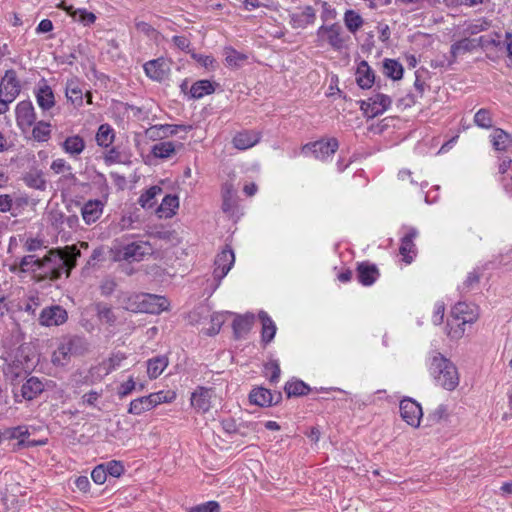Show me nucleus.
I'll return each mask as SVG.
<instances>
[{"mask_svg":"<svg viewBox=\"0 0 512 512\" xmlns=\"http://www.w3.org/2000/svg\"><path fill=\"white\" fill-rule=\"evenodd\" d=\"M80 250L76 246L51 249L41 258V279L57 280L63 274L69 276L71 270L76 266Z\"/></svg>","mask_w":512,"mask_h":512,"instance_id":"1","label":"nucleus"},{"mask_svg":"<svg viewBox=\"0 0 512 512\" xmlns=\"http://www.w3.org/2000/svg\"><path fill=\"white\" fill-rule=\"evenodd\" d=\"M430 375L443 388L453 390L459 384L455 365L439 352H432L428 359Z\"/></svg>","mask_w":512,"mask_h":512,"instance_id":"2","label":"nucleus"},{"mask_svg":"<svg viewBox=\"0 0 512 512\" xmlns=\"http://www.w3.org/2000/svg\"><path fill=\"white\" fill-rule=\"evenodd\" d=\"M89 344L85 338L74 336L64 339L52 354V363L55 366H66L73 357L87 353Z\"/></svg>","mask_w":512,"mask_h":512,"instance_id":"3","label":"nucleus"},{"mask_svg":"<svg viewBox=\"0 0 512 512\" xmlns=\"http://www.w3.org/2000/svg\"><path fill=\"white\" fill-rule=\"evenodd\" d=\"M350 36L345 33L338 23L321 25L316 31V43L318 47H330L334 51H341L347 47Z\"/></svg>","mask_w":512,"mask_h":512,"instance_id":"4","label":"nucleus"},{"mask_svg":"<svg viewBox=\"0 0 512 512\" xmlns=\"http://www.w3.org/2000/svg\"><path fill=\"white\" fill-rule=\"evenodd\" d=\"M21 85L14 70H8L0 81V115L9 110V105L17 98Z\"/></svg>","mask_w":512,"mask_h":512,"instance_id":"5","label":"nucleus"},{"mask_svg":"<svg viewBox=\"0 0 512 512\" xmlns=\"http://www.w3.org/2000/svg\"><path fill=\"white\" fill-rule=\"evenodd\" d=\"M153 252L154 249L148 241L137 240L119 246L116 249V257L128 262H139L144 260L146 256L152 255Z\"/></svg>","mask_w":512,"mask_h":512,"instance_id":"6","label":"nucleus"},{"mask_svg":"<svg viewBox=\"0 0 512 512\" xmlns=\"http://www.w3.org/2000/svg\"><path fill=\"white\" fill-rule=\"evenodd\" d=\"M339 143L336 138L320 140L314 143H308L302 147L304 155H313L316 159L325 161L331 157L338 149Z\"/></svg>","mask_w":512,"mask_h":512,"instance_id":"7","label":"nucleus"},{"mask_svg":"<svg viewBox=\"0 0 512 512\" xmlns=\"http://www.w3.org/2000/svg\"><path fill=\"white\" fill-rule=\"evenodd\" d=\"M392 104V99L382 93H377L366 101H362L361 109L368 117H376L387 111Z\"/></svg>","mask_w":512,"mask_h":512,"instance_id":"8","label":"nucleus"},{"mask_svg":"<svg viewBox=\"0 0 512 512\" xmlns=\"http://www.w3.org/2000/svg\"><path fill=\"white\" fill-rule=\"evenodd\" d=\"M56 384L52 380L29 377L21 387V394L26 400L37 398L44 390L54 387Z\"/></svg>","mask_w":512,"mask_h":512,"instance_id":"9","label":"nucleus"},{"mask_svg":"<svg viewBox=\"0 0 512 512\" xmlns=\"http://www.w3.org/2000/svg\"><path fill=\"white\" fill-rule=\"evenodd\" d=\"M400 415L402 419L412 427H418L423 416L422 407L418 402L411 398H405L400 401Z\"/></svg>","mask_w":512,"mask_h":512,"instance_id":"10","label":"nucleus"},{"mask_svg":"<svg viewBox=\"0 0 512 512\" xmlns=\"http://www.w3.org/2000/svg\"><path fill=\"white\" fill-rule=\"evenodd\" d=\"M144 72L153 81L165 80L171 70L170 61L164 57L150 60L143 65Z\"/></svg>","mask_w":512,"mask_h":512,"instance_id":"11","label":"nucleus"},{"mask_svg":"<svg viewBox=\"0 0 512 512\" xmlns=\"http://www.w3.org/2000/svg\"><path fill=\"white\" fill-rule=\"evenodd\" d=\"M17 126L23 131H28L36 121V113L31 101H21L15 109Z\"/></svg>","mask_w":512,"mask_h":512,"instance_id":"12","label":"nucleus"},{"mask_svg":"<svg viewBox=\"0 0 512 512\" xmlns=\"http://www.w3.org/2000/svg\"><path fill=\"white\" fill-rule=\"evenodd\" d=\"M452 317L461 324H472L479 317V308L473 303L458 302L451 310Z\"/></svg>","mask_w":512,"mask_h":512,"instance_id":"13","label":"nucleus"},{"mask_svg":"<svg viewBox=\"0 0 512 512\" xmlns=\"http://www.w3.org/2000/svg\"><path fill=\"white\" fill-rule=\"evenodd\" d=\"M235 262V255L232 249L228 246L225 247L215 259V268L213 276L218 281H221L231 270Z\"/></svg>","mask_w":512,"mask_h":512,"instance_id":"14","label":"nucleus"},{"mask_svg":"<svg viewBox=\"0 0 512 512\" xmlns=\"http://www.w3.org/2000/svg\"><path fill=\"white\" fill-rule=\"evenodd\" d=\"M141 312L150 314H159L169 307V301L159 295L140 293Z\"/></svg>","mask_w":512,"mask_h":512,"instance_id":"15","label":"nucleus"},{"mask_svg":"<svg viewBox=\"0 0 512 512\" xmlns=\"http://www.w3.org/2000/svg\"><path fill=\"white\" fill-rule=\"evenodd\" d=\"M192 129L190 125L158 124L147 130L151 139H165L178 134L180 131L187 133Z\"/></svg>","mask_w":512,"mask_h":512,"instance_id":"16","label":"nucleus"},{"mask_svg":"<svg viewBox=\"0 0 512 512\" xmlns=\"http://www.w3.org/2000/svg\"><path fill=\"white\" fill-rule=\"evenodd\" d=\"M67 320V312L60 306H51L42 310L39 322L43 326H58Z\"/></svg>","mask_w":512,"mask_h":512,"instance_id":"17","label":"nucleus"},{"mask_svg":"<svg viewBox=\"0 0 512 512\" xmlns=\"http://www.w3.org/2000/svg\"><path fill=\"white\" fill-rule=\"evenodd\" d=\"M406 230L401 239L399 252L403 256V261L409 264L416 255V246L413 241L418 236V230L414 227H407Z\"/></svg>","mask_w":512,"mask_h":512,"instance_id":"18","label":"nucleus"},{"mask_svg":"<svg viewBox=\"0 0 512 512\" xmlns=\"http://www.w3.org/2000/svg\"><path fill=\"white\" fill-rule=\"evenodd\" d=\"M214 391L210 388L198 387L191 395V405L198 412L205 413L211 408Z\"/></svg>","mask_w":512,"mask_h":512,"instance_id":"19","label":"nucleus"},{"mask_svg":"<svg viewBox=\"0 0 512 512\" xmlns=\"http://www.w3.org/2000/svg\"><path fill=\"white\" fill-rule=\"evenodd\" d=\"M261 139L257 131H240L232 139L233 146L238 150H247L254 147Z\"/></svg>","mask_w":512,"mask_h":512,"instance_id":"20","label":"nucleus"},{"mask_svg":"<svg viewBox=\"0 0 512 512\" xmlns=\"http://www.w3.org/2000/svg\"><path fill=\"white\" fill-rule=\"evenodd\" d=\"M65 95L74 107H81L83 105L84 92L82 85L77 78L67 80L65 86Z\"/></svg>","mask_w":512,"mask_h":512,"instance_id":"21","label":"nucleus"},{"mask_svg":"<svg viewBox=\"0 0 512 512\" xmlns=\"http://www.w3.org/2000/svg\"><path fill=\"white\" fill-rule=\"evenodd\" d=\"M316 19L315 10L311 6H306L291 15L292 26L296 29L306 28L314 23Z\"/></svg>","mask_w":512,"mask_h":512,"instance_id":"22","label":"nucleus"},{"mask_svg":"<svg viewBox=\"0 0 512 512\" xmlns=\"http://www.w3.org/2000/svg\"><path fill=\"white\" fill-rule=\"evenodd\" d=\"M181 148H183V144L181 142L176 143L172 141H162L152 146L151 154L155 158L169 159Z\"/></svg>","mask_w":512,"mask_h":512,"instance_id":"23","label":"nucleus"},{"mask_svg":"<svg viewBox=\"0 0 512 512\" xmlns=\"http://www.w3.org/2000/svg\"><path fill=\"white\" fill-rule=\"evenodd\" d=\"M10 271L12 272H32L35 274H38L40 277L41 275V258H37L35 255H26L24 256L19 265L16 264L12 265L10 267Z\"/></svg>","mask_w":512,"mask_h":512,"instance_id":"24","label":"nucleus"},{"mask_svg":"<svg viewBox=\"0 0 512 512\" xmlns=\"http://www.w3.org/2000/svg\"><path fill=\"white\" fill-rule=\"evenodd\" d=\"M357 277L362 285L370 286L379 277V271L376 265L362 262L357 267Z\"/></svg>","mask_w":512,"mask_h":512,"instance_id":"25","label":"nucleus"},{"mask_svg":"<svg viewBox=\"0 0 512 512\" xmlns=\"http://www.w3.org/2000/svg\"><path fill=\"white\" fill-rule=\"evenodd\" d=\"M103 204L99 200H89L81 209L83 220L86 224L96 222L102 215Z\"/></svg>","mask_w":512,"mask_h":512,"instance_id":"26","label":"nucleus"},{"mask_svg":"<svg viewBox=\"0 0 512 512\" xmlns=\"http://www.w3.org/2000/svg\"><path fill=\"white\" fill-rule=\"evenodd\" d=\"M38 106L43 111H48L55 105L54 93L50 86L43 84L37 88L35 93Z\"/></svg>","mask_w":512,"mask_h":512,"instance_id":"27","label":"nucleus"},{"mask_svg":"<svg viewBox=\"0 0 512 512\" xmlns=\"http://www.w3.org/2000/svg\"><path fill=\"white\" fill-rule=\"evenodd\" d=\"M375 80L374 73L366 61H361L356 70V82L362 89L372 87Z\"/></svg>","mask_w":512,"mask_h":512,"instance_id":"28","label":"nucleus"},{"mask_svg":"<svg viewBox=\"0 0 512 512\" xmlns=\"http://www.w3.org/2000/svg\"><path fill=\"white\" fill-rule=\"evenodd\" d=\"M178 208V196L169 194L163 198L160 206L156 210V213L160 218H171L176 214Z\"/></svg>","mask_w":512,"mask_h":512,"instance_id":"29","label":"nucleus"},{"mask_svg":"<svg viewBox=\"0 0 512 512\" xmlns=\"http://www.w3.org/2000/svg\"><path fill=\"white\" fill-rule=\"evenodd\" d=\"M59 7L65 10L74 21L80 22L85 26L93 24L96 20V16L85 9H74L73 6H67L64 2H62Z\"/></svg>","mask_w":512,"mask_h":512,"instance_id":"30","label":"nucleus"},{"mask_svg":"<svg viewBox=\"0 0 512 512\" xmlns=\"http://www.w3.org/2000/svg\"><path fill=\"white\" fill-rule=\"evenodd\" d=\"M169 364L168 357L165 355H158L147 361V375L149 379L153 380L158 378Z\"/></svg>","mask_w":512,"mask_h":512,"instance_id":"31","label":"nucleus"},{"mask_svg":"<svg viewBox=\"0 0 512 512\" xmlns=\"http://www.w3.org/2000/svg\"><path fill=\"white\" fill-rule=\"evenodd\" d=\"M492 146L497 151H506L512 145V137L500 128L494 129L490 134Z\"/></svg>","mask_w":512,"mask_h":512,"instance_id":"32","label":"nucleus"},{"mask_svg":"<svg viewBox=\"0 0 512 512\" xmlns=\"http://www.w3.org/2000/svg\"><path fill=\"white\" fill-rule=\"evenodd\" d=\"M24 183L32 189L44 191L47 187V181L41 170L33 169L27 172L23 177Z\"/></svg>","mask_w":512,"mask_h":512,"instance_id":"33","label":"nucleus"},{"mask_svg":"<svg viewBox=\"0 0 512 512\" xmlns=\"http://www.w3.org/2000/svg\"><path fill=\"white\" fill-rule=\"evenodd\" d=\"M62 148L70 156L76 157L85 149V142L79 135L69 136L63 142Z\"/></svg>","mask_w":512,"mask_h":512,"instance_id":"34","label":"nucleus"},{"mask_svg":"<svg viewBox=\"0 0 512 512\" xmlns=\"http://www.w3.org/2000/svg\"><path fill=\"white\" fill-rule=\"evenodd\" d=\"M29 436V431L26 426H17L6 428L0 431V443L5 440L20 439L18 446L24 444V438Z\"/></svg>","mask_w":512,"mask_h":512,"instance_id":"35","label":"nucleus"},{"mask_svg":"<svg viewBox=\"0 0 512 512\" xmlns=\"http://www.w3.org/2000/svg\"><path fill=\"white\" fill-rule=\"evenodd\" d=\"M259 319L262 323V341L267 344L274 339L276 325L265 311L259 313Z\"/></svg>","mask_w":512,"mask_h":512,"instance_id":"36","label":"nucleus"},{"mask_svg":"<svg viewBox=\"0 0 512 512\" xmlns=\"http://www.w3.org/2000/svg\"><path fill=\"white\" fill-rule=\"evenodd\" d=\"M95 311L99 321L102 324H107L109 326H113L117 322V316L112 309V307L108 306L106 303L99 302L95 304Z\"/></svg>","mask_w":512,"mask_h":512,"instance_id":"37","label":"nucleus"},{"mask_svg":"<svg viewBox=\"0 0 512 512\" xmlns=\"http://www.w3.org/2000/svg\"><path fill=\"white\" fill-rule=\"evenodd\" d=\"M95 139L99 146L108 148L115 139L114 129L109 124L100 125Z\"/></svg>","mask_w":512,"mask_h":512,"instance_id":"38","label":"nucleus"},{"mask_svg":"<svg viewBox=\"0 0 512 512\" xmlns=\"http://www.w3.org/2000/svg\"><path fill=\"white\" fill-rule=\"evenodd\" d=\"M251 403L258 406H269L273 402L272 393L265 388L253 389L249 395Z\"/></svg>","mask_w":512,"mask_h":512,"instance_id":"39","label":"nucleus"},{"mask_svg":"<svg viewBox=\"0 0 512 512\" xmlns=\"http://www.w3.org/2000/svg\"><path fill=\"white\" fill-rule=\"evenodd\" d=\"M253 315L237 316L233 321V330L237 337H242L247 334L253 324Z\"/></svg>","mask_w":512,"mask_h":512,"instance_id":"40","label":"nucleus"},{"mask_svg":"<svg viewBox=\"0 0 512 512\" xmlns=\"http://www.w3.org/2000/svg\"><path fill=\"white\" fill-rule=\"evenodd\" d=\"M119 302L125 310L141 312L140 293H124L119 298Z\"/></svg>","mask_w":512,"mask_h":512,"instance_id":"41","label":"nucleus"},{"mask_svg":"<svg viewBox=\"0 0 512 512\" xmlns=\"http://www.w3.org/2000/svg\"><path fill=\"white\" fill-rule=\"evenodd\" d=\"M477 47L476 41L469 38H464L451 45V57L456 60L459 55L473 51Z\"/></svg>","mask_w":512,"mask_h":512,"instance_id":"42","label":"nucleus"},{"mask_svg":"<svg viewBox=\"0 0 512 512\" xmlns=\"http://www.w3.org/2000/svg\"><path fill=\"white\" fill-rule=\"evenodd\" d=\"M214 92V87L209 80H199L190 88V96L193 99H200Z\"/></svg>","mask_w":512,"mask_h":512,"instance_id":"43","label":"nucleus"},{"mask_svg":"<svg viewBox=\"0 0 512 512\" xmlns=\"http://www.w3.org/2000/svg\"><path fill=\"white\" fill-rule=\"evenodd\" d=\"M403 66L394 59H385L383 62V73L393 79L400 80L403 77Z\"/></svg>","mask_w":512,"mask_h":512,"instance_id":"44","label":"nucleus"},{"mask_svg":"<svg viewBox=\"0 0 512 512\" xmlns=\"http://www.w3.org/2000/svg\"><path fill=\"white\" fill-rule=\"evenodd\" d=\"M474 124L481 129H491L493 127V114L487 108L479 109L474 115Z\"/></svg>","mask_w":512,"mask_h":512,"instance_id":"45","label":"nucleus"},{"mask_svg":"<svg viewBox=\"0 0 512 512\" xmlns=\"http://www.w3.org/2000/svg\"><path fill=\"white\" fill-rule=\"evenodd\" d=\"M149 396H142L130 402L128 412L133 415H141L146 411L153 409Z\"/></svg>","mask_w":512,"mask_h":512,"instance_id":"46","label":"nucleus"},{"mask_svg":"<svg viewBox=\"0 0 512 512\" xmlns=\"http://www.w3.org/2000/svg\"><path fill=\"white\" fill-rule=\"evenodd\" d=\"M162 193V188L160 186H151L147 189L141 196L139 197L138 203L143 208H152L155 205L154 199L156 196Z\"/></svg>","mask_w":512,"mask_h":512,"instance_id":"47","label":"nucleus"},{"mask_svg":"<svg viewBox=\"0 0 512 512\" xmlns=\"http://www.w3.org/2000/svg\"><path fill=\"white\" fill-rule=\"evenodd\" d=\"M345 26L351 33H356L363 25V18L354 10H347L344 14Z\"/></svg>","mask_w":512,"mask_h":512,"instance_id":"48","label":"nucleus"},{"mask_svg":"<svg viewBox=\"0 0 512 512\" xmlns=\"http://www.w3.org/2000/svg\"><path fill=\"white\" fill-rule=\"evenodd\" d=\"M149 401L152 403L153 408L162 403H171L176 399L174 391H158L148 395Z\"/></svg>","mask_w":512,"mask_h":512,"instance_id":"49","label":"nucleus"},{"mask_svg":"<svg viewBox=\"0 0 512 512\" xmlns=\"http://www.w3.org/2000/svg\"><path fill=\"white\" fill-rule=\"evenodd\" d=\"M50 127V124L45 121L35 122L32 130L33 138L39 142L47 141L51 133Z\"/></svg>","mask_w":512,"mask_h":512,"instance_id":"50","label":"nucleus"},{"mask_svg":"<svg viewBox=\"0 0 512 512\" xmlns=\"http://www.w3.org/2000/svg\"><path fill=\"white\" fill-rule=\"evenodd\" d=\"M285 392L287 393L288 397L302 396L309 392V387L303 381L296 380L286 383Z\"/></svg>","mask_w":512,"mask_h":512,"instance_id":"51","label":"nucleus"},{"mask_svg":"<svg viewBox=\"0 0 512 512\" xmlns=\"http://www.w3.org/2000/svg\"><path fill=\"white\" fill-rule=\"evenodd\" d=\"M127 356L125 353L123 352H115L113 353L109 359H107L106 361L103 362V366L106 370V373H110L116 369H118L119 367H121L122 365V362L124 360H126Z\"/></svg>","mask_w":512,"mask_h":512,"instance_id":"52","label":"nucleus"},{"mask_svg":"<svg viewBox=\"0 0 512 512\" xmlns=\"http://www.w3.org/2000/svg\"><path fill=\"white\" fill-rule=\"evenodd\" d=\"M246 57L234 49H227L225 52V61L228 67H239Z\"/></svg>","mask_w":512,"mask_h":512,"instance_id":"53","label":"nucleus"},{"mask_svg":"<svg viewBox=\"0 0 512 512\" xmlns=\"http://www.w3.org/2000/svg\"><path fill=\"white\" fill-rule=\"evenodd\" d=\"M29 204V197L24 194L13 193L12 194V206H13V216L18 215L26 206Z\"/></svg>","mask_w":512,"mask_h":512,"instance_id":"54","label":"nucleus"},{"mask_svg":"<svg viewBox=\"0 0 512 512\" xmlns=\"http://www.w3.org/2000/svg\"><path fill=\"white\" fill-rule=\"evenodd\" d=\"M225 322V315L223 313H213L210 318L211 326L207 329V335H216L219 333L223 323Z\"/></svg>","mask_w":512,"mask_h":512,"instance_id":"55","label":"nucleus"},{"mask_svg":"<svg viewBox=\"0 0 512 512\" xmlns=\"http://www.w3.org/2000/svg\"><path fill=\"white\" fill-rule=\"evenodd\" d=\"M480 276V273L476 269L469 272L461 286V290L465 292L472 290L479 283Z\"/></svg>","mask_w":512,"mask_h":512,"instance_id":"56","label":"nucleus"},{"mask_svg":"<svg viewBox=\"0 0 512 512\" xmlns=\"http://www.w3.org/2000/svg\"><path fill=\"white\" fill-rule=\"evenodd\" d=\"M188 512H220V505L216 501H208L191 507Z\"/></svg>","mask_w":512,"mask_h":512,"instance_id":"57","label":"nucleus"},{"mask_svg":"<svg viewBox=\"0 0 512 512\" xmlns=\"http://www.w3.org/2000/svg\"><path fill=\"white\" fill-rule=\"evenodd\" d=\"M103 465H104L107 475H111L113 477H119L124 472V466L120 461L112 460Z\"/></svg>","mask_w":512,"mask_h":512,"instance_id":"58","label":"nucleus"},{"mask_svg":"<svg viewBox=\"0 0 512 512\" xmlns=\"http://www.w3.org/2000/svg\"><path fill=\"white\" fill-rule=\"evenodd\" d=\"M489 24L488 22L484 20H476L472 23H469L466 28L465 32L469 35H475L478 34L486 29H488Z\"/></svg>","mask_w":512,"mask_h":512,"instance_id":"59","label":"nucleus"},{"mask_svg":"<svg viewBox=\"0 0 512 512\" xmlns=\"http://www.w3.org/2000/svg\"><path fill=\"white\" fill-rule=\"evenodd\" d=\"M50 169L55 174H64L65 172L72 170V167L66 160L58 158L52 161Z\"/></svg>","mask_w":512,"mask_h":512,"instance_id":"60","label":"nucleus"},{"mask_svg":"<svg viewBox=\"0 0 512 512\" xmlns=\"http://www.w3.org/2000/svg\"><path fill=\"white\" fill-rule=\"evenodd\" d=\"M448 416V410L445 405H439L436 407L433 412H431L428 416V419L432 423H439L440 421L446 419Z\"/></svg>","mask_w":512,"mask_h":512,"instance_id":"61","label":"nucleus"},{"mask_svg":"<svg viewBox=\"0 0 512 512\" xmlns=\"http://www.w3.org/2000/svg\"><path fill=\"white\" fill-rule=\"evenodd\" d=\"M135 388L136 383L133 377H130L126 382H123L119 385L117 389V394L120 398H124L131 394Z\"/></svg>","mask_w":512,"mask_h":512,"instance_id":"62","label":"nucleus"},{"mask_svg":"<svg viewBox=\"0 0 512 512\" xmlns=\"http://www.w3.org/2000/svg\"><path fill=\"white\" fill-rule=\"evenodd\" d=\"M91 478L98 485H101V484H103L106 481L107 473L105 471V468H104L103 464H100V465L96 466L92 470Z\"/></svg>","mask_w":512,"mask_h":512,"instance_id":"63","label":"nucleus"},{"mask_svg":"<svg viewBox=\"0 0 512 512\" xmlns=\"http://www.w3.org/2000/svg\"><path fill=\"white\" fill-rule=\"evenodd\" d=\"M104 161L107 165L122 163L121 153L117 148L113 147L104 154Z\"/></svg>","mask_w":512,"mask_h":512,"instance_id":"64","label":"nucleus"}]
</instances>
